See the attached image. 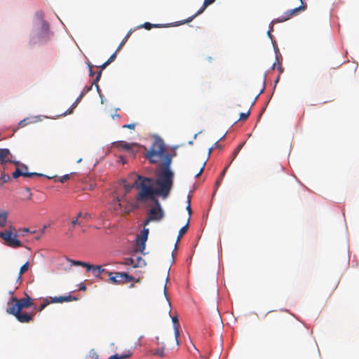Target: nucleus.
I'll use <instances>...</instances> for the list:
<instances>
[{
  "mask_svg": "<svg viewBox=\"0 0 359 359\" xmlns=\"http://www.w3.org/2000/svg\"><path fill=\"white\" fill-rule=\"evenodd\" d=\"M145 157L151 163H160L156 169V178L139 176L140 180L136 184L138 193L136 196L137 203H146L151 201L154 205L148 211V217L144 220V226H147L151 222H158L164 216L156 196L165 198L169 195L173 184L174 172L170 169L172 156L166 150L163 140L156 139L152 143L149 150L145 154Z\"/></svg>",
  "mask_w": 359,
  "mask_h": 359,
  "instance_id": "nucleus-1",
  "label": "nucleus"
},
{
  "mask_svg": "<svg viewBox=\"0 0 359 359\" xmlns=\"http://www.w3.org/2000/svg\"><path fill=\"white\" fill-rule=\"evenodd\" d=\"M32 299L27 295L25 298L18 299L12 297L8 302V308L6 312L14 316L17 320L22 323H28L33 320L35 313H22L23 309H27L33 306Z\"/></svg>",
  "mask_w": 359,
  "mask_h": 359,
  "instance_id": "nucleus-2",
  "label": "nucleus"
},
{
  "mask_svg": "<svg viewBox=\"0 0 359 359\" xmlns=\"http://www.w3.org/2000/svg\"><path fill=\"white\" fill-rule=\"evenodd\" d=\"M1 238L4 241V244L10 248H17L22 245V242L18 239L16 229L12 225L2 231Z\"/></svg>",
  "mask_w": 359,
  "mask_h": 359,
  "instance_id": "nucleus-3",
  "label": "nucleus"
},
{
  "mask_svg": "<svg viewBox=\"0 0 359 359\" xmlns=\"http://www.w3.org/2000/svg\"><path fill=\"white\" fill-rule=\"evenodd\" d=\"M114 198L116 201L114 204V210L118 214L128 215L139 208L138 204L128 201L126 198H121L118 194Z\"/></svg>",
  "mask_w": 359,
  "mask_h": 359,
  "instance_id": "nucleus-4",
  "label": "nucleus"
},
{
  "mask_svg": "<svg viewBox=\"0 0 359 359\" xmlns=\"http://www.w3.org/2000/svg\"><path fill=\"white\" fill-rule=\"evenodd\" d=\"M109 276V280L113 284L123 285L125 283H130L131 281H135L140 283V279H135L133 276L128 275L123 272H107Z\"/></svg>",
  "mask_w": 359,
  "mask_h": 359,
  "instance_id": "nucleus-5",
  "label": "nucleus"
},
{
  "mask_svg": "<svg viewBox=\"0 0 359 359\" xmlns=\"http://www.w3.org/2000/svg\"><path fill=\"white\" fill-rule=\"evenodd\" d=\"M77 298L71 295L55 297L51 298V301H48V299L43 300V303L41 304L39 308V311H43L50 303H63L65 302L76 301Z\"/></svg>",
  "mask_w": 359,
  "mask_h": 359,
  "instance_id": "nucleus-6",
  "label": "nucleus"
},
{
  "mask_svg": "<svg viewBox=\"0 0 359 359\" xmlns=\"http://www.w3.org/2000/svg\"><path fill=\"white\" fill-rule=\"evenodd\" d=\"M149 229H144L141 234L137 236L136 238V252H143L145 249V243L148 238Z\"/></svg>",
  "mask_w": 359,
  "mask_h": 359,
  "instance_id": "nucleus-7",
  "label": "nucleus"
},
{
  "mask_svg": "<svg viewBox=\"0 0 359 359\" xmlns=\"http://www.w3.org/2000/svg\"><path fill=\"white\" fill-rule=\"evenodd\" d=\"M306 8V5H304L302 4L301 6H299L297 8H293L292 10L287 11L285 12L282 16L278 18L275 22H285L289 19H290L293 15H296L298 12L304 11Z\"/></svg>",
  "mask_w": 359,
  "mask_h": 359,
  "instance_id": "nucleus-8",
  "label": "nucleus"
},
{
  "mask_svg": "<svg viewBox=\"0 0 359 359\" xmlns=\"http://www.w3.org/2000/svg\"><path fill=\"white\" fill-rule=\"evenodd\" d=\"M139 176L140 175H137L135 176L136 179L133 184H128L126 180H122L120 185L123 187V193L116 191L115 194L116 195V194H118L121 198H126V194H128L133 187L136 188V184L140 182L138 179Z\"/></svg>",
  "mask_w": 359,
  "mask_h": 359,
  "instance_id": "nucleus-9",
  "label": "nucleus"
},
{
  "mask_svg": "<svg viewBox=\"0 0 359 359\" xmlns=\"http://www.w3.org/2000/svg\"><path fill=\"white\" fill-rule=\"evenodd\" d=\"M215 0H205L204 2H203V7L199 9L194 15H192L191 17H189V18H187V20H184V21H182L180 22H176L175 26H177V25H182V24H184V23H188V22H190L191 21H192L196 16H198V15L201 14L204 10L210 4H212Z\"/></svg>",
  "mask_w": 359,
  "mask_h": 359,
  "instance_id": "nucleus-10",
  "label": "nucleus"
},
{
  "mask_svg": "<svg viewBox=\"0 0 359 359\" xmlns=\"http://www.w3.org/2000/svg\"><path fill=\"white\" fill-rule=\"evenodd\" d=\"M9 155H11V153L8 149H0V160H1V165L4 166L8 162H13L15 165H18V162L12 161L9 158H7Z\"/></svg>",
  "mask_w": 359,
  "mask_h": 359,
  "instance_id": "nucleus-11",
  "label": "nucleus"
},
{
  "mask_svg": "<svg viewBox=\"0 0 359 359\" xmlns=\"http://www.w3.org/2000/svg\"><path fill=\"white\" fill-rule=\"evenodd\" d=\"M172 323H173V328L175 331V341L176 344L179 345V340L178 338L180 337V323L177 319V316H175L172 318Z\"/></svg>",
  "mask_w": 359,
  "mask_h": 359,
  "instance_id": "nucleus-12",
  "label": "nucleus"
},
{
  "mask_svg": "<svg viewBox=\"0 0 359 359\" xmlns=\"http://www.w3.org/2000/svg\"><path fill=\"white\" fill-rule=\"evenodd\" d=\"M118 147L123 148L129 152H131L133 154H135L134 148L137 147V144L135 143L129 144L126 142H119Z\"/></svg>",
  "mask_w": 359,
  "mask_h": 359,
  "instance_id": "nucleus-13",
  "label": "nucleus"
},
{
  "mask_svg": "<svg viewBox=\"0 0 359 359\" xmlns=\"http://www.w3.org/2000/svg\"><path fill=\"white\" fill-rule=\"evenodd\" d=\"M82 224V220H78L76 218H72L70 221V225L68 228V231L67 232V235H69V236H72V232L76 225H81Z\"/></svg>",
  "mask_w": 359,
  "mask_h": 359,
  "instance_id": "nucleus-14",
  "label": "nucleus"
},
{
  "mask_svg": "<svg viewBox=\"0 0 359 359\" xmlns=\"http://www.w3.org/2000/svg\"><path fill=\"white\" fill-rule=\"evenodd\" d=\"M29 269V262L25 263L20 269L19 274L16 280V283L18 285H20L22 283V275L25 273Z\"/></svg>",
  "mask_w": 359,
  "mask_h": 359,
  "instance_id": "nucleus-15",
  "label": "nucleus"
},
{
  "mask_svg": "<svg viewBox=\"0 0 359 359\" xmlns=\"http://www.w3.org/2000/svg\"><path fill=\"white\" fill-rule=\"evenodd\" d=\"M90 271H92V273L95 277H100V276L103 273H107L106 270L102 268V266H93L91 265Z\"/></svg>",
  "mask_w": 359,
  "mask_h": 359,
  "instance_id": "nucleus-16",
  "label": "nucleus"
},
{
  "mask_svg": "<svg viewBox=\"0 0 359 359\" xmlns=\"http://www.w3.org/2000/svg\"><path fill=\"white\" fill-rule=\"evenodd\" d=\"M134 259L135 268L142 267L146 265L145 260L140 256L136 254L133 255Z\"/></svg>",
  "mask_w": 359,
  "mask_h": 359,
  "instance_id": "nucleus-17",
  "label": "nucleus"
},
{
  "mask_svg": "<svg viewBox=\"0 0 359 359\" xmlns=\"http://www.w3.org/2000/svg\"><path fill=\"white\" fill-rule=\"evenodd\" d=\"M109 65V63L107 61H106L104 64H102L100 67V71L97 73V75L95 79L93 81L92 85H95L96 87L98 88L97 82L100 79V77H101V75H102V71L103 69H104Z\"/></svg>",
  "mask_w": 359,
  "mask_h": 359,
  "instance_id": "nucleus-18",
  "label": "nucleus"
},
{
  "mask_svg": "<svg viewBox=\"0 0 359 359\" xmlns=\"http://www.w3.org/2000/svg\"><path fill=\"white\" fill-rule=\"evenodd\" d=\"M142 27L144 29L149 30L151 28H161V27H168L167 25L163 24H151L150 22H144L142 25Z\"/></svg>",
  "mask_w": 359,
  "mask_h": 359,
  "instance_id": "nucleus-19",
  "label": "nucleus"
},
{
  "mask_svg": "<svg viewBox=\"0 0 359 359\" xmlns=\"http://www.w3.org/2000/svg\"><path fill=\"white\" fill-rule=\"evenodd\" d=\"M132 355V353L128 351L126 353L123 354H114L110 356L108 359H127Z\"/></svg>",
  "mask_w": 359,
  "mask_h": 359,
  "instance_id": "nucleus-20",
  "label": "nucleus"
},
{
  "mask_svg": "<svg viewBox=\"0 0 359 359\" xmlns=\"http://www.w3.org/2000/svg\"><path fill=\"white\" fill-rule=\"evenodd\" d=\"M165 347V346L164 343H162L161 348H156V349L151 351V353L154 355H156V356L163 358L165 356V353H164Z\"/></svg>",
  "mask_w": 359,
  "mask_h": 359,
  "instance_id": "nucleus-21",
  "label": "nucleus"
},
{
  "mask_svg": "<svg viewBox=\"0 0 359 359\" xmlns=\"http://www.w3.org/2000/svg\"><path fill=\"white\" fill-rule=\"evenodd\" d=\"M8 218V212L3 211L0 212V226L4 227L6 226Z\"/></svg>",
  "mask_w": 359,
  "mask_h": 359,
  "instance_id": "nucleus-22",
  "label": "nucleus"
},
{
  "mask_svg": "<svg viewBox=\"0 0 359 359\" xmlns=\"http://www.w3.org/2000/svg\"><path fill=\"white\" fill-rule=\"evenodd\" d=\"M83 95H84V92H82L80 94V95L76 98L75 102L72 104L71 108H70L68 114H71L72 112V111L74 110V109H75L76 107V106L80 102V101L82 99V97H83Z\"/></svg>",
  "mask_w": 359,
  "mask_h": 359,
  "instance_id": "nucleus-23",
  "label": "nucleus"
},
{
  "mask_svg": "<svg viewBox=\"0 0 359 359\" xmlns=\"http://www.w3.org/2000/svg\"><path fill=\"white\" fill-rule=\"evenodd\" d=\"M23 168L25 169V174H24V177H35V176H39V177L43 176V174L27 172V170L28 168L26 165H24Z\"/></svg>",
  "mask_w": 359,
  "mask_h": 359,
  "instance_id": "nucleus-24",
  "label": "nucleus"
},
{
  "mask_svg": "<svg viewBox=\"0 0 359 359\" xmlns=\"http://www.w3.org/2000/svg\"><path fill=\"white\" fill-rule=\"evenodd\" d=\"M73 264L75 266H81L86 267L87 271H90V268H92L91 264H89L88 263L81 262V261H74Z\"/></svg>",
  "mask_w": 359,
  "mask_h": 359,
  "instance_id": "nucleus-25",
  "label": "nucleus"
},
{
  "mask_svg": "<svg viewBox=\"0 0 359 359\" xmlns=\"http://www.w3.org/2000/svg\"><path fill=\"white\" fill-rule=\"evenodd\" d=\"M188 228H189V221L187 222V224L183 227H182L180 229L178 236H177V242L180 240L181 237L187 231Z\"/></svg>",
  "mask_w": 359,
  "mask_h": 359,
  "instance_id": "nucleus-26",
  "label": "nucleus"
},
{
  "mask_svg": "<svg viewBox=\"0 0 359 359\" xmlns=\"http://www.w3.org/2000/svg\"><path fill=\"white\" fill-rule=\"evenodd\" d=\"M134 259H133V256L132 255L131 257H126L124 258L123 259V262H122L123 264L124 265H130L132 266L133 267L135 268V264H134Z\"/></svg>",
  "mask_w": 359,
  "mask_h": 359,
  "instance_id": "nucleus-27",
  "label": "nucleus"
},
{
  "mask_svg": "<svg viewBox=\"0 0 359 359\" xmlns=\"http://www.w3.org/2000/svg\"><path fill=\"white\" fill-rule=\"evenodd\" d=\"M130 34H131V31H129L127 33L126 36L124 37V39L122 40L121 43L119 44L118 48L116 49V52H118L121 49L122 46L126 43L128 39L130 37Z\"/></svg>",
  "mask_w": 359,
  "mask_h": 359,
  "instance_id": "nucleus-28",
  "label": "nucleus"
},
{
  "mask_svg": "<svg viewBox=\"0 0 359 359\" xmlns=\"http://www.w3.org/2000/svg\"><path fill=\"white\" fill-rule=\"evenodd\" d=\"M10 180H11L10 175L8 174H5L4 171H3L1 175V177H0V180H1L2 184L8 182Z\"/></svg>",
  "mask_w": 359,
  "mask_h": 359,
  "instance_id": "nucleus-29",
  "label": "nucleus"
},
{
  "mask_svg": "<svg viewBox=\"0 0 359 359\" xmlns=\"http://www.w3.org/2000/svg\"><path fill=\"white\" fill-rule=\"evenodd\" d=\"M25 172L21 171L19 168H17L15 171L13 173V178H18L20 176L24 177Z\"/></svg>",
  "mask_w": 359,
  "mask_h": 359,
  "instance_id": "nucleus-30",
  "label": "nucleus"
},
{
  "mask_svg": "<svg viewBox=\"0 0 359 359\" xmlns=\"http://www.w3.org/2000/svg\"><path fill=\"white\" fill-rule=\"evenodd\" d=\"M250 111H248L245 113H241L240 114L239 120H245V119H247L248 118V116H250Z\"/></svg>",
  "mask_w": 359,
  "mask_h": 359,
  "instance_id": "nucleus-31",
  "label": "nucleus"
},
{
  "mask_svg": "<svg viewBox=\"0 0 359 359\" xmlns=\"http://www.w3.org/2000/svg\"><path fill=\"white\" fill-rule=\"evenodd\" d=\"M243 143L240 144L233 153V159L237 156L241 148L243 147Z\"/></svg>",
  "mask_w": 359,
  "mask_h": 359,
  "instance_id": "nucleus-32",
  "label": "nucleus"
},
{
  "mask_svg": "<svg viewBox=\"0 0 359 359\" xmlns=\"http://www.w3.org/2000/svg\"><path fill=\"white\" fill-rule=\"evenodd\" d=\"M69 177H70V175L67 174V175H63L62 177H61L60 179H58L57 180L61 182V183H64L66 181H67L68 180H69Z\"/></svg>",
  "mask_w": 359,
  "mask_h": 359,
  "instance_id": "nucleus-33",
  "label": "nucleus"
},
{
  "mask_svg": "<svg viewBox=\"0 0 359 359\" xmlns=\"http://www.w3.org/2000/svg\"><path fill=\"white\" fill-rule=\"evenodd\" d=\"M116 53L117 52L116 51L115 53H114L107 60L109 64H111L116 57Z\"/></svg>",
  "mask_w": 359,
  "mask_h": 359,
  "instance_id": "nucleus-34",
  "label": "nucleus"
},
{
  "mask_svg": "<svg viewBox=\"0 0 359 359\" xmlns=\"http://www.w3.org/2000/svg\"><path fill=\"white\" fill-rule=\"evenodd\" d=\"M90 355L91 358H93L94 359H99L98 354L94 350H91L90 351Z\"/></svg>",
  "mask_w": 359,
  "mask_h": 359,
  "instance_id": "nucleus-35",
  "label": "nucleus"
},
{
  "mask_svg": "<svg viewBox=\"0 0 359 359\" xmlns=\"http://www.w3.org/2000/svg\"><path fill=\"white\" fill-rule=\"evenodd\" d=\"M123 128L133 130L135 128V123L126 124V125L123 126Z\"/></svg>",
  "mask_w": 359,
  "mask_h": 359,
  "instance_id": "nucleus-36",
  "label": "nucleus"
},
{
  "mask_svg": "<svg viewBox=\"0 0 359 359\" xmlns=\"http://www.w3.org/2000/svg\"><path fill=\"white\" fill-rule=\"evenodd\" d=\"M190 203H191V198H190V196H188V205L187 206V210L188 211L189 215L191 213V208Z\"/></svg>",
  "mask_w": 359,
  "mask_h": 359,
  "instance_id": "nucleus-37",
  "label": "nucleus"
},
{
  "mask_svg": "<svg viewBox=\"0 0 359 359\" xmlns=\"http://www.w3.org/2000/svg\"><path fill=\"white\" fill-rule=\"evenodd\" d=\"M88 66L89 67L90 76H94V72H93V65H92V64L90 62H88Z\"/></svg>",
  "mask_w": 359,
  "mask_h": 359,
  "instance_id": "nucleus-38",
  "label": "nucleus"
},
{
  "mask_svg": "<svg viewBox=\"0 0 359 359\" xmlns=\"http://www.w3.org/2000/svg\"><path fill=\"white\" fill-rule=\"evenodd\" d=\"M205 165V162H203L199 172L196 175V177H199L202 174V172H203Z\"/></svg>",
  "mask_w": 359,
  "mask_h": 359,
  "instance_id": "nucleus-39",
  "label": "nucleus"
},
{
  "mask_svg": "<svg viewBox=\"0 0 359 359\" xmlns=\"http://www.w3.org/2000/svg\"><path fill=\"white\" fill-rule=\"evenodd\" d=\"M222 180H223V177H221L219 176V178H218V180L216 181V183H215V186H216V187H217H217H219L220 186V184H221V183H222Z\"/></svg>",
  "mask_w": 359,
  "mask_h": 359,
  "instance_id": "nucleus-40",
  "label": "nucleus"
},
{
  "mask_svg": "<svg viewBox=\"0 0 359 359\" xmlns=\"http://www.w3.org/2000/svg\"><path fill=\"white\" fill-rule=\"evenodd\" d=\"M27 120L28 119H24L22 121H21L20 123H19V125L21 126V127H23V126H25L27 124Z\"/></svg>",
  "mask_w": 359,
  "mask_h": 359,
  "instance_id": "nucleus-41",
  "label": "nucleus"
},
{
  "mask_svg": "<svg viewBox=\"0 0 359 359\" xmlns=\"http://www.w3.org/2000/svg\"><path fill=\"white\" fill-rule=\"evenodd\" d=\"M229 165H229H227L224 168L223 171H222V173L220 174V177H224V176L225 175V173H226V170H227V169H228Z\"/></svg>",
  "mask_w": 359,
  "mask_h": 359,
  "instance_id": "nucleus-42",
  "label": "nucleus"
},
{
  "mask_svg": "<svg viewBox=\"0 0 359 359\" xmlns=\"http://www.w3.org/2000/svg\"><path fill=\"white\" fill-rule=\"evenodd\" d=\"M91 217L90 215L88 213L83 214V219L88 220Z\"/></svg>",
  "mask_w": 359,
  "mask_h": 359,
  "instance_id": "nucleus-43",
  "label": "nucleus"
},
{
  "mask_svg": "<svg viewBox=\"0 0 359 359\" xmlns=\"http://www.w3.org/2000/svg\"><path fill=\"white\" fill-rule=\"evenodd\" d=\"M83 214L81 212H79L77 214L76 217H75L74 218H76L78 220H79L80 218L83 219Z\"/></svg>",
  "mask_w": 359,
  "mask_h": 359,
  "instance_id": "nucleus-44",
  "label": "nucleus"
},
{
  "mask_svg": "<svg viewBox=\"0 0 359 359\" xmlns=\"http://www.w3.org/2000/svg\"><path fill=\"white\" fill-rule=\"evenodd\" d=\"M20 231H22L23 233H28L29 232V230L28 228H24L22 229H21Z\"/></svg>",
  "mask_w": 359,
  "mask_h": 359,
  "instance_id": "nucleus-45",
  "label": "nucleus"
},
{
  "mask_svg": "<svg viewBox=\"0 0 359 359\" xmlns=\"http://www.w3.org/2000/svg\"><path fill=\"white\" fill-rule=\"evenodd\" d=\"M113 118H120V116L118 114H115L113 116Z\"/></svg>",
  "mask_w": 359,
  "mask_h": 359,
  "instance_id": "nucleus-46",
  "label": "nucleus"
},
{
  "mask_svg": "<svg viewBox=\"0 0 359 359\" xmlns=\"http://www.w3.org/2000/svg\"><path fill=\"white\" fill-rule=\"evenodd\" d=\"M113 118H120V116L118 114H115L113 116Z\"/></svg>",
  "mask_w": 359,
  "mask_h": 359,
  "instance_id": "nucleus-47",
  "label": "nucleus"
},
{
  "mask_svg": "<svg viewBox=\"0 0 359 359\" xmlns=\"http://www.w3.org/2000/svg\"><path fill=\"white\" fill-rule=\"evenodd\" d=\"M92 88V86H89V87H87L86 89V92H88L89 90H90Z\"/></svg>",
  "mask_w": 359,
  "mask_h": 359,
  "instance_id": "nucleus-48",
  "label": "nucleus"
},
{
  "mask_svg": "<svg viewBox=\"0 0 359 359\" xmlns=\"http://www.w3.org/2000/svg\"><path fill=\"white\" fill-rule=\"evenodd\" d=\"M86 287L85 285H83V286H82V287H80V290H86Z\"/></svg>",
  "mask_w": 359,
  "mask_h": 359,
  "instance_id": "nucleus-49",
  "label": "nucleus"
},
{
  "mask_svg": "<svg viewBox=\"0 0 359 359\" xmlns=\"http://www.w3.org/2000/svg\"><path fill=\"white\" fill-rule=\"evenodd\" d=\"M156 344H159V341H159V337H156Z\"/></svg>",
  "mask_w": 359,
  "mask_h": 359,
  "instance_id": "nucleus-50",
  "label": "nucleus"
},
{
  "mask_svg": "<svg viewBox=\"0 0 359 359\" xmlns=\"http://www.w3.org/2000/svg\"><path fill=\"white\" fill-rule=\"evenodd\" d=\"M46 229V226L45 225V226H43V228L42 231H41L42 233H44V231H45V229Z\"/></svg>",
  "mask_w": 359,
  "mask_h": 359,
  "instance_id": "nucleus-51",
  "label": "nucleus"
},
{
  "mask_svg": "<svg viewBox=\"0 0 359 359\" xmlns=\"http://www.w3.org/2000/svg\"><path fill=\"white\" fill-rule=\"evenodd\" d=\"M43 26H44V27H45V26H46V27H47V25H46V22H43Z\"/></svg>",
  "mask_w": 359,
  "mask_h": 359,
  "instance_id": "nucleus-52",
  "label": "nucleus"
},
{
  "mask_svg": "<svg viewBox=\"0 0 359 359\" xmlns=\"http://www.w3.org/2000/svg\"><path fill=\"white\" fill-rule=\"evenodd\" d=\"M53 178L55 179V182H57L56 177H53Z\"/></svg>",
  "mask_w": 359,
  "mask_h": 359,
  "instance_id": "nucleus-53",
  "label": "nucleus"
},
{
  "mask_svg": "<svg viewBox=\"0 0 359 359\" xmlns=\"http://www.w3.org/2000/svg\"><path fill=\"white\" fill-rule=\"evenodd\" d=\"M27 191L28 192H29V191H30V189H29V188H27Z\"/></svg>",
  "mask_w": 359,
  "mask_h": 359,
  "instance_id": "nucleus-54",
  "label": "nucleus"
},
{
  "mask_svg": "<svg viewBox=\"0 0 359 359\" xmlns=\"http://www.w3.org/2000/svg\"><path fill=\"white\" fill-rule=\"evenodd\" d=\"M164 290H165L164 294L166 295L165 287H164Z\"/></svg>",
  "mask_w": 359,
  "mask_h": 359,
  "instance_id": "nucleus-55",
  "label": "nucleus"
},
{
  "mask_svg": "<svg viewBox=\"0 0 359 359\" xmlns=\"http://www.w3.org/2000/svg\"><path fill=\"white\" fill-rule=\"evenodd\" d=\"M299 1L302 2V4H304L303 0H299Z\"/></svg>",
  "mask_w": 359,
  "mask_h": 359,
  "instance_id": "nucleus-56",
  "label": "nucleus"
},
{
  "mask_svg": "<svg viewBox=\"0 0 359 359\" xmlns=\"http://www.w3.org/2000/svg\"><path fill=\"white\" fill-rule=\"evenodd\" d=\"M0 164L1 165V160H0Z\"/></svg>",
  "mask_w": 359,
  "mask_h": 359,
  "instance_id": "nucleus-57",
  "label": "nucleus"
}]
</instances>
